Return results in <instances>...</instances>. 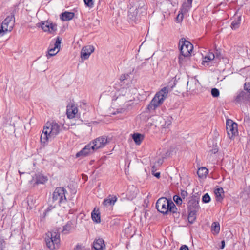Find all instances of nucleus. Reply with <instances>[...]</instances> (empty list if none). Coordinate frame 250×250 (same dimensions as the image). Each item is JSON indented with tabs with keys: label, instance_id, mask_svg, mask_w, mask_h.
Here are the masks:
<instances>
[{
	"label": "nucleus",
	"instance_id": "f257e3e1",
	"mask_svg": "<svg viewBox=\"0 0 250 250\" xmlns=\"http://www.w3.org/2000/svg\"><path fill=\"white\" fill-rule=\"evenodd\" d=\"M60 126L55 122H48L43 127L40 137L41 142L46 144L50 139L54 138L60 132Z\"/></svg>",
	"mask_w": 250,
	"mask_h": 250
},
{
	"label": "nucleus",
	"instance_id": "f03ea898",
	"mask_svg": "<svg viewBox=\"0 0 250 250\" xmlns=\"http://www.w3.org/2000/svg\"><path fill=\"white\" fill-rule=\"evenodd\" d=\"M168 92V88L165 87L155 94L147 106V109L149 112L155 111L157 107L163 104L167 96Z\"/></svg>",
	"mask_w": 250,
	"mask_h": 250
},
{
	"label": "nucleus",
	"instance_id": "7ed1b4c3",
	"mask_svg": "<svg viewBox=\"0 0 250 250\" xmlns=\"http://www.w3.org/2000/svg\"><path fill=\"white\" fill-rule=\"evenodd\" d=\"M156 207L158 211L165 214L168 213H174L177 210L174 203L165 197L160 198L157 200Z\"/></svg>",
	"mask_w": 250,
	"mask_h": 250
},
{
	"label": "nucleus",
	"instance_id": "20e7f679",
	"mask_svg": "<svg viewBox=\"0 0 250 250\" xmlns=\"http://www.w3.org/2000/svg\"><path fill=\"white\" fill-rule=\"evenodd\" d=\"M45 242L50 250L58 249L60 245V235L58 232L48 231L45 234Z\"/></svg>",
	"mask_w": 250,
	"mask_h": 250
},
{
	"label": "nucleus",
	"instance_id": "39448f33",
	"mask_svg": "<svg viewBox=\"0 0 250 250\" xmlns=\"http://www.w3.org/2000/svg\"><path fill=\"white\" fill-rule=\"evenodd\" d=\"M15 23L14 15L8 16L2 21L0 27V37L10 32L13 29Z\"/></svg>",
	"mask_w": 250,
	"mask_h": 250
},
{
	"label": "nucleus",
	"instance_id": "423d86ee",
	"mask_svg": "<svg viewBox=\"0 0 250 250\" xmlns=\"http://www.w3.org/2000/svg\"><path fill=\"white\" fill-rule=\"evenodd\" d=\"M66 193V190L63 187L56 188L52 194L53 201L57 202L59 204L66 202L67 199L65 196Z\"/></svg>",
	"mask_w": 250,
	"mask_h": 250
},
{
	"label": "nucleus",
	"instance_id": "0eeeda50",
	"mask_svg": "<svg viewBox=\"0 0 250 250\" xmlns=\"http://www.w3.org/2000/svg\"><path fill=\"white\" fill-rule=\"evenodd\" d=\"M143 6V2L139 0H131L128 10V16L130 18L136 17Z\"/></svg>",
	"mask_w": 250,
	"mask_h": 250
},
{
	"label": "nucleus",
	"instance_id": "6e6552de",
	"mask_svg": "<svg viewBox=\"0 0 250 250\" xmlns=\"http://www.w3.org/2000/svg\"><path fill=\"white\" fill-rule=\"evenodd\" d=\"M179 48L181 54L184 56H189L193 49V45L185 39H181L179 42Z\"/></svg>",
	"mask_w": 250,
	"mask_h": 250
},
{
	"label": "nucleus",
	"instance_id": "1a4fd4ad",
	"mask_svg": "<svg viewBox=\"0 0 250 250\" xmlns=\"http://www.w3.org/2000/svg\"><path fill=\"white\" fill-rule=\"evenodd\" d=\"M226 130L229 138H233L238 133L237 124L230 119L227 120Z\"/></svg>",
	"mask_w": 250,
	"mask_h": 250
},
{
	"label": "nucleus",
	"instance_id": "9d476101",
	"mask_svg": "<svg viewBox=\"0 0 250 250\" xmlns=\"http://www.w3.org/2000/svg\"><path fill=\"white\" fill-rule=\"evenodd\" d=\"M39 26H41L43 31L52 34L55 33L57 30V25L48 21L42 22L40 23Z\"/></svg>",
	"mask_w": 250,
	"mask_h": 250
},
{
	"label": "nucleus",
	"instance_id": "9b49d317",
	"mask_svg": "<svg viewBox=\"0 0 250 250\" xmlns=\"http://www.w3.org/2000/svg\"><path fill=\"white\" fill-rule=\"evenodd\" d=\"M61 43V39L57 37L56 41L53 43V46H50L48 50V54L46 55L47 58L53 56L57 54L60 50V45ZM51 46V45H50Z\"/></svg>",
	"mask_w": 250,
	"mask_h": 250
},
{
	"label": "nucleus",
	"instance_id": "f8f14e48",
	"mask_svg": "<svg viewBox=\"0 0 250 250\" xmlns=\"http://www.w3.org/2000/svg\"><path fill=\"white\" fill-rule=\"evenodd\" d=\"M108 142L106 137L100 136L91 141L92 145L97 150L98 149L104 147Z\"/></svg>",
	"mask_w": 250,
	"mask_h": 250
},
{
	"label": "nucleus",
	"instance_id": "ddd939ff",
	"mask_svg": "<svg viewBox=\"0 0 250 250\" xmlns=\"http://www.w3.org/2000/svg\"><path fill=\"white\" fill-rule=\"evenodd\" d=\"M95 151H96V150L90 142L88 145H86L83 148L76 154V157L78 158L81 156L85 157L93 153Z\"/></svg>",
	"mask_w": 250,
	"mask_h": 250
},
{
	"label": "nucleus",
	"instance_id": "4468645a",
	"mask_svg": "<svg viewBox=\"0 0 250 250\" xmlns=\"http://www.w3.org/2000/svg\"><path fill=\"white\" fill-rule=\"evenodd\" d=\"M48 181V177L42 173H38L33 177L30 183L33 184V186L40 184H44Z\"/></svg>",
	"mask_w": 250,
	"mask_h": 250
},
{
	"label": "nucleus",
	"instance_id": "2eb2a0df",
	"mask_svg": "<svg viewBox=\"0 0 250 250\" xmlns=\"http://www.w3.org/2000/svg\"><path fill=\"white\" fill-rule=\"evenodd\" d=\"M199 198L195 196H191L188 202V210L198 211L200 208Z\"/></svg>",
	"mask_w": 250,
	"mask_h": 250
},
{
	"label": "nucleus",
	"instance_id": "dca6fc26",
	"mask_svg": "<svg viewBox=\"0 0 250 250\" xmlns=\"http://www.w3.org/2000/svg\"><path fill=\"white\" fill-rule=\"evenodd\" d=\"M78 112L76 105L74 103H69L67 106L66 114L68 118L73 119Z\"/></svg>",
	"mask_w": 250,
	"mask_h": 250
},
{
	"label": "nucleus",
	"instance_id": "f3484780",
	"mask_svg": "<svg viewBox=\"0 0 250 250\" xmlns=\"http://www.w3.org/2000/svg\"><path fill=\"white\" fill-rule=\"evenodd\" d=\"M94 51V47L92 45H88L83 47L81 52V57L82 59H87L90 54Z\"/></svg>",
	"mask_w": 250,
	"mask_h": 250
},
{
	"label": "nucleus",
	"instance_id": "a211bd4d",
	"mask_svg": "<svg viewBox=\"0 0 250 250\" xmlns=\"http://www.w3.org/2000/svg\"><path fill=\"white\" fill-rule=\"evenodd\" d=\"M117 196L110 194L104 200L102 204L105 207H113L117 202Z\"/></svg>",
	"mask_w": 250,
	"mask_h": 250
},
{
	"label": "nucleus",
	"instance_id": "6ab92c4d",
	"mask_svg": "<svg viewBox=\"0 0 250 250\" xmlns=\"http://www.w3.org/2000/svg\"><path fill=\"white\" fill-rule=\"evenodd\" d=\"M93 248L95 250H105L106 246L104 240L101 238L95 239L93 243Z\"/></svg>",
	"mask_w": 250,
	"mask_h": 250
},
{
	"label": "nucleus",
	"instance_id": "aec40b11",
	"mask_svg": "<svg viewBox=\"0 0 250 250\" xmlns=\"http://www.w3.org/2000/svg\"><path fill=\"white\" fill-rule=\"evenodd\" d=\"M75 16L73 12H64L60 15V19L63 21H68L72 20Z\"/></svg>",
	"mask_w": 250,
	"mask_h": 250
},
{
	"label": "nucleus",
	"instance_id": "412c9836",
	"mask_svg": "<svg viewBox=\"0 0 250 250\" xmlns=\"http://www.w3.org/2000/svg\"><path fill=\"white\" fill-rule=\"evenodd\" d=\"M192 0H185V1L182 5L180 11L185 13L188 12L191 7Z\"/></svg>",
	"mask_w": 250,
	"mask_h": 250
},
{
	"label": "nucleus",
	"instance_id": "4be33fe9",
	"mask_svg": "<svg viewBox=\"0 0 250 250\" xmlns=\"http://www.w3.org/2000/svg\"><path fill=\"white\" fill-rule=\"evenodd\" d=\"M132 137L136 145H140L144 139V136L139 133H134Z\"/></svg>",
	"mask_w": 250,
	"mask_h": 250
},
{
	"label": "nucleus",
	"instance_id": "5701e85b",
	"mask_svg": "<svg viewBox=\"0 0 250 250\" xmlns=\"http://www.w3.org/2000/svg\"><path fill=\"white\" fill-rule=\"evenodd\" d=\"M91 217L94 222L97 223L101 222V216L99 209L95 208L93 209L91 213Z\"/></svg>",
	"mask_w": 250,
	"mask_h": 250
},
{
	"label": "nucleus",
	"instance_id": "b1692460",
	"mask_svg": "<svg viewBox=\"0 0 250 250\" xmlns=\"http://www.w3.org/2000/svg\"><path fill=\"white\" fill-rule=\"evenodd\" d=\"M208 173V170L206 167H202L198 168L197 174L200 178H205Z\"/></svg>",
	"mask_w": 250,
	"mask_h": 250
},
{
	"label": "nucleus",
	"instance_id": "393cba45",
	"mask_svg": "<svg viewBox=\"0 0 250 250\" xmlns=\"http://www.w3.org/2000/svg\"><path fill=\"white\" fill-rule=\"evenodd\" d=\"M215 55L212 52H209L203 58L202 64L205 65V63L209 62L210 61L214 60Z\"/></svg>",
	"mask_w": 250,
	"mask_h": 250
},
{
	"label": "nucleus",
	"instance_id": "a878e982",
	"mask_svg": "<svg viewBox=\"0 0 250 250\" xmlns=\"http://www.w3.org/2000/svg\"><path fill=\"white\" fill-rule=\"evenodd\" d=\"M217 201H220L223 199L224 190L222 188H219L214 190Z\"/></svg>",
	"mask_w": 250,
	"mask_h": 250
},
{
	"label": "nucleus",
	"instance_id": "bb28decb",
	"mask_svg": "<svg viewBox=\"0 0 250 250\" xmlns=\"http://www.w3.org/2000/svg\"><path fill=\"white\" fill-rule=\"evenodd\" d=\"M220 230V224L218 222H215L212 224L211 231L214 235L218 234Z\"/></svg>",
	"mask_w": 250,
	"mask_h": 250
},
{
	"label": "nucleus",
	"instance_id": "cd10ccee",
	"mask_svg": "<svg viewBox=\"0 0 250 250\" xmlns=\"http://www.w3.org/2000/svg\"><path fill=\"white\" fill-rule=\"evenodd\" d=\"M198 211L196 210H189V213L188 216V222L192 224L193 223L196 219V213Z\"/></svg>",
	"mask_w": 250,
	"mask_h": 250
},
{
	"label": "nucleus",
	"instance_id": "c85d7f7f",
	"mask_svg": "<svg viewBox=\"0 0 250 250\" xmlns=\"http://www.w3.org/2000/svg\"><path fill=\"white\" fill-rule=\"evenodd\" d=\"M73 228V223L71 221H69L63 226L62 232L64 234L69 233Z\"/></svg>",
	"mask_w": 250,
	"mask_h": 250
},
{
	"label": "nucleus",
	"instance_id": "c756f323",
	"mask_svg": "<svg viewBox=\"0 0 250 250\" xmlns=\"http://www.w3.org/2000/svg\"><path fill=\"white\" fill-rule=\"evenodd\" d=\"M241 23V17H238L237 19L234 20L231 24V28L233 30L238 29Z\"/></svg>",
	"mask_w": 250,
	"mask_h": 250
},
{
	"label": "nucleus",
	"instance_id": "7c9ffc66",
	"mask_svg": "<svg viewBox=\"0 0 250 250\" xmlns=\"http://www.w3.org/2000/svg\"><path fill=\"white\" fill-rule=\"evenodd\" d=\"M171 125V122L170 121L166 122L165 124L164 125H163L162 131H164V132L168 131V130H169Z\"/></svg>",
	"mask_w": 250,
	"mask_h": 250
},
{
	"label": "nucleus",
	"instance_id": "2f4dec72",
	"mask_svg": "<svg viewBox=\"0 0 250 250\" xmlns=\"http://www.w3.org/2000/svg\"><path fill=\"white\" fill-rule=\"evenodd\" d=\"M173 200L177 205H181L183 202V199L179 195H174Z\"/></svg>",
	"mask_w": 250,
	"mask_h": 250
},
{
	"label": "nucleus",
	"instance_id": "473e14b6",
	"mask_svg": "<svg viewBox=\"0 0 250 250\" xmlns=\"http://www.w3.org/2000/svg\"><path fill=\"white\" fill-rule=\"evenodd\" d=\"M185 13L182 12L181 11H180L179 14H178L177 17H176V21L178 22H180L183 21V18H184V14Z\"/></svg>",
	"mask_w": 250,
	"mask_h": 250
},
{
	"label": "nucleus",
	"instance_id": "72a5a7b5",
	"mask_svg": "<svg viewBox=\"0 0 250 250\" xmlns=\"http://www.w3.org/2000/svg\"><path fill=\"white\" fill-rule=\"evenodd\" d=\"M210 201V197L208 193H206L202 197V201L205 203H208Z\"/></svg>",
	"mask_w": 250,
	"mask_h": 250
},
{
	"label": "nucleus",
	"instance_id": "f704fd0d",
	"mask_svg": "<svg viewBox=\"0 0 250 250\" xmlns=\"http://www.w3.org/2000/svg\"><path fill=\"white\" fill-rule=\"evenodd\" d=\"M211 94L214 97H218L219 96L220 92L218 89L217 88H212L211 91Z\"/></svg>",
	"mask_w": 250,
	"mask_h": 250
},
{
	"label": "nucleus",
	"instance_id": "c9c22d12",
	"mask_svg": "<svg viewBox=\"0 0 250 250\" xmlns=\"http://www.w3.org/2000/svg\"><path fill=\"white\" fill-rule=\"evenodd\" d=\"M84 3L86 5L89 7H92L93 6V2L92 0H83Z\"/></svg>",
	"mask_w": 250,
	"mask_h": 250
},
{
	"label": "nucleus",
	"instance_id": "e433bc0d",
	"mask_svg": "<svg viewBox=\"0 0 250 250\" xmlns=\"http://www.w3.org/2000/svg\"><path fill=\"white\" fill-rule=\"evenodd\" d=\"M188 193L187 192V191H185L184 190H182L181 191V193H180L181 197L183 200H184L186 198V197L188 196Z\"/></svg>",
	"mask_w": 250,
	"mask_h": 250
},
{
	"label": "nucleus",
	"instance_id": "4c0bfd02",
	"mask_svg": "<svg viewBox=\"0 0 250 250\" xmlns=\"http://www.w3.org/2000/svg\"><path fill=\"white\" fill-rule=\"evenodd\" d=\"M244 89L250 94V82L246 83L244 84Z\"/></svg>",
	"mask_w": 250,
	"mask_h": 250
},
{
	"label": "nucleus",
	"instance_id": "58836bf2",
	"mask_svg": "<svg viewBox=\"0 0 250 250\" xmlns=\"http://www.w3.org/2000/svg\"><path fill=\"white\" fill-rule=\"evenodd\" d=\"M243 95L244 93L243 92L240 93L236 97L235 101L237 102H239L241 100V98L243 97Z\"/></svg>",
	"mask_w": 250,
	"mask_h": 250
},
{
	"label": "nucleus",
	"instance_id": "ea45409f",
	"mask_svg": "<svg viewBox=\"0 0 250 250\" xmlns=\"http://www.w3.org/2000/svg\"><path fill=\"white\" fill-rule=\"evenodd\" d=\"M186 56H184L182 54L179 56V58H178V59H179L178 62L180 65H181L183 63L184 58Z\"/></svg>",
	"mask_w": 250,
	"mask_h": 250
},
{
	"label": "nucleus",
	"instance_id": "a19ab883",
	"mask_svg": "<svg viewBox=\"0 0 250 250\" xmlns=\"http://www.w3.org/2000/svg\"><path fill=\"white\" fill-rule=\"evenodd\" d=\"M126 79V75L125 74H123L120 76V80L121 81H123L124 80Z\"/></svg>",
	"mask_w": 250,
	"mask_h": 250
},
{
	"label": "nucleus",
	"instance_id": "79ce46f5",
	"mask_svg": "<svg viewBox=\"0 0 250 250\" xmlns=\"http://www.w3.org/2000/svg\"><path fill=\"white\" fill-rule=\"evenodd\" d=\"M180 250H189L186 245H183L181 247Z\"/></svg>",
	"mask_w": 250,
	"mask_h": 250
},
{
	"label": "nucleus",
	"instance_id": "37998d69",
	"mask_svg": "<svg viewBox=\"0 0 250 250\" xmlns=\"http://www.w3.org/2000/svg\"><path fill=\"white\" fill-rule=\"evenodd\" d=\"M225 241L224 240H223L221 241V249H223L225 247Z\"/></svg>",
	"mask_w": 250,
	"mask_h": 250
},
{
	"label": "nucleus",
	"instance_id": "c03bdc74",
	"mask_svg": "<svg viewBox=\"0 0 250 250\" xmlns=\"http://www.w3.org/2000/svg\"><path fill=\"white\" fill-rule=\"evenodd\" d=\"M154 175L155 177H156L157 178H159L160 177V172H157L156 173H154Z\"/></svg>",
	"mask_w": 250,
	"mask_h": 250
},
{
	"label": "nucleus",
	"instance_id": "a18cd8bd",
	"mask_svg": "<svg viewBox=\"0 0 250 250\" xmlns=\"http://www.w3.org/2000/svg\"><path fill=\"white\" fill-rule=\"evenodd\" d=\"M82 248V246L81 245H77L76 246V249L79 250H81Z\"/></svg>",
	"mask_w": 250,
	"mask_h": 250
},
{
	"label": "nucleus",
	"instance_id": "49530a36",
	"mask_svg": "<svg viewBox=\"0 0 250 250\" xmlns=\"http://www.w3.org/2000/svg\"><path fill=\"white\" fill-rule=\"evenodd\" d=\"M122 112V111H119V110H118L117 111V113H119V112Z\"/></svg>",
	"mask_w": 250,
	"mask_h": 250
}]
</instances>
